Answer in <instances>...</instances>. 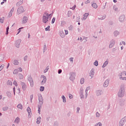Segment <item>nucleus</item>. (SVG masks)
<instances>
[{"mask_svg":"<svg viewBox=\"0 0 126 126\" xmlns=\"http://www.w3.org/2000/svg\"><path fill=\"white\" fill-rule=\"evenodd\" d=\"M27 80L30 82L31 87H33L34 86V81L31 75L27 76Z\"/></svg>","mask_w":126,"mask_h":126,"instance_id":"obj_1","label":"nucleus"},{"mask_svg":"<svg viewBox=\"0 0 126 126\" xmlns=\"http://www.w3.org/2000/svg\"><path fill=\"white\" fill-rule=\"evenodd\" d=\"M118 97L122 98L124 97V95H125V90L124 89V88L121 87L120 88L118 93Z\"/></svg>","mask_w":126,"mask_h":126,"instance_id":"obj_2","label":"nucleus"},{"mask_svg":"<svg viewBox=\"0 0 126 126\" xmlns=\"http://www.w3.org/2000/svg\"><path fill=\"white\" fill-rule=\"evenodd\" d=\"M126 71L122 72L119 74L118 76L120 80H126V77L125 76Z\"/></svg>","mask_w":126,"mask_h":126,"instance_id":"obj_3","label":"nucleus"},{"mask_svg":"<svg viewBox=\"0 0 126 126\" xmlns=\"http://www.w3.org/2000/svg\"><path fill=\"white\" fill-rule=\"evenodd\" d=\"M48 21H49L48 17L44 13L42 17V22L43 23H48Z\"/></svg>","mask_w":126,"mask_h":126,"instance_id":"obj_4","label":"nucleus"},{"mask_svg":"<svg viewBox=\"0 0 126 126\" xmlns=\"http://www.w3.org/2000/svg\"><path fill=\"white\" fill-rule=\"evenodd\" d=\"M126 123V116L122 118L119 122V126H124Z\"/></svg>","mask_w":126,"mask_h":126,"instance_id":"obj_5","label":"nucleus"},{"mask_svg":"<svg viewBox=\"0 0 126 126\" xmlns=\"http://www.w3.org/2000/svg\"><path fill=\"white\" fill-rule=\"evenodd\" d=\"M69 75H70V77H69L70 80H71V81H73V80L75 79V76H76L75 73L73 72H71L69 73Z\"/></svg>","mask_w":126,"mask_h":126,"instance_id":"obj_6","label":"nucleus"},{"mask_svg":"<svg viewBox=\"0 0 126 126\" xmlns=\"http://www.w3.org/2000/svg\"><path fill=\"white\" fill-rule=\"evenodd\" d=\"M41 77V79L42 80L41 82V85H44V84L47 82V77H46V76H44V75H42Z\"/></svg>","mask_w":126,"mask_h":126,"instance_id":"obj_7","label":"nucleus"},{"mask_svg":"<svg viewBox=\"0 0 126 126\" xmlns=\"http://www.w3.org/2000/svg\"><path fill=\"white\" fill-rule=\"evenodd\" d=\"M20 85L21 86H22V89L23 90V91H25L26 89H27V85L25 83L23 82H20Z\"/></svg>","mask_w":126,"mask_h":126,"instance_id":"obj_8","label":"nucleus"},{"mask_svg":"<svg viewBox=\"0 0 126 126\" xmlns=\"http://www.w3.org/2000/svg\"><path fill=\"white\" fill-rule=\"evenodd\" d=\"M24 11H25V10H24V9L23 8V6H22L19 7L17 9V12L18 14H21V13L24 12Z\"/></svg>","mask_w":126,"mask_h":126,"instance_id":"obj_9","label":"nucleus"},{"mask_svg":"<svg viewBox=\"0 0 126 126\" xmlns=\"http://www.w3.org/2000/svg\"><path fill=\"white\" fill-rule=\"evenodd\" d=\"M38 101L40 105H43V103H44V99H43V96H42V95L41 94L38 96Z\"/></svg>","mask_w":126,"mask_h":126,"instance_id":"obj_10","label":"nucleus"},{"mask_svg":"<svg viewBox=\"0 0 126 126\" xmlns=\"http://www.w3.org/2000/svg\"><path fill=\"white\" fill-rule=\"evenodd\" d=\"M115 40L112 39V40L110 42V44L109 46V49L113 48V47L115 46Z\"/></svg>","mask_w":126,"mask_h":126,"instance_id":"obj_11","label":"nucleus"},{"mask_svg":"<svg viewBox=\"0 0 126 126\" xmlns=\"http://www.w3.org/2000/svg\"><path fill=\"white\" fill-rule=\"evenodd\" d=\"M126 18V16L125 15H122L119 17V21L120 22H124L125 21V19Z\"/></svg>","mask_w":126,"mask_h":126,"instance_id":"obj_12","label":"nucleus"},{"mask_svg":"<svg viewBox=\"0 0 126 126\" xmlns=\"http://www.w3.org/2000/svg\"><path fill=\"white\" fill-rule=\"evenodd\" d=\"M21 43V39H18L16 41L15 46L16 47V48H19Z\"/></svg>","mask_w":126,"mask_h":126,"instance_id":"obj_13","label":"nucleus"},{"mask_svg":"<svg viewBox=\"0 0 126 126\" xmlns=\"http://www.w3.org/2000/svg\"><path fill=\"white\" fill-rule=\"evenodd\" d=\"M107 17V15H100L99 16V17L98 18V20H104Z\"/></svg>","mask_w":126,"mask_h":126,"instance_id":"obj_14","label":"nucleus"},{"mask_svg":"<svg viewBox=\"0 0 126 126\" xmlns=\"http://www.w3.org/2000/svg\"><path fill=\"white\" fill-rule=\"evenodd\" d=\"M95 74V72L94 71V69H92L90 73V76L92 78L94 77V74Z\"/></svg>","mask_w":126,"mask_h":126,"instance_id":"obj_15","label":"nucleus"},{"mask_svg":"<svg viewBox=\"0 0 126 126\" xmlns=\"http://www.w3.org/2000/svg\"><path fill=\"white\" fill-rule=\"evenodd\" d=\"M59 35L62 38H64V37H65V34H64L63 31H60L59 32Z\"/></svg>","mask_w":126,"mask_h":126,"instance_id":"obj_16","label":"nucleus"},{"mask_svg":"<svg viewBox=\"0 0 126 126\" xmlns=\"http://www.w3.org/2000/svg\"><path fill=\"white\" fill-rule=\"evenodd\" d=\"M27 21H28V17L26 16L24 17L22 21L23 24H25V23H27Z\"/></svg>","mask_w":126,"mask_h":126,"instance_id":"obj_17","label":"nucleus"},{"mask_svg":"<svg viewBox=\"0 0 126 126\" xmlns=\"http://www.w3.org/2000/svg\"><path fill=\"white\" fill-rule=\"evenodd\" d=\"M13 11H14V7L12 8L10 11L8 13V17L10 18L11 16H12V13Z\"/></svg>","mask_w":126,"mask_h":126,"instance_id":"obj_18","label":"nucleus"},{"mask_svg":"<svg viewBox=\"0 0 126 126\" xmlns=\"http://www.w3.org/2000/svg\"><path fill=\"white\" fill-rule=\"evenodd\" d=\"M102 94H103V92H102V90H97L96 91V95H97V96H100V95H102Z\"/></svg>","mask_w":126,"mask_h":126,"instance_id":"obj_19","label":"nucleus"},{"mask_svg":"<svg viewBox=\"0 0 126 126\" xmlns=\"http://www.w3.org/2000/svg\"><path fill=\"white\" fill-rule=\"evenodd\" d=\"M109 82H110V81L109 80H106V81H105L103 84L104 87H108V86H109Z\"/></svg>","mask_w":126,"mask_h":126,"instance_id":"obj_20","label":"nucleus"},{"mask_svg":"<svg viewBox=\"0 0 126 126\" xmlns=\"http://www.w3.org/2000/svg\"><path fill=\"white\" fill-rule=\"evenodd\" d=\"M113 34H114V37H118V36H119V35H120V32L118 31H115L113 32Z\"/></svg>","mask_w":126,"mask_h":126,"instance_id":"obj_21","label":"nucleus"},{"mask_svg":"<svg viewBox=\"0 0 126 126\" xmlns=\"http://www.w3.org/2000/svg\"><path fill=\"white\" fill-rule=\"evenodd\" d=\"M108 63H109V61H105L103 65L102 66V68H104L105 67V66H107V65H108Z\"/></svg>","mask_w":126,"mask_h":126,"instance_id":"obj_22","label":"nucleus"},{"mask_svg":"<svg viewBox=\"0 0 126 126\" xmlns=\"http://www.w3.org/2000/svg\"><path fill=\"white\" fill-rule=\"evenodd\" d=\"M20 122V119L19 118V117H17V118H16L14 121V123H15L16 124H19Z\"/></svg>","mask_w":126,"mask_h":126,"instance_id":"obj_23","label":"nucleus"},{"mask_svg":"<svg viewBox=\"0 0 126 126\" xmlns=\"http://www.w3.org/2000/svg\"><path fill=\"white\" fill-rule=\"evenodd\" d=\"M22 3H23V0H20V1L18 2L16 5L17 6H19V5H21V4H22Z\"/></svg>","mask_w":126,"mask_h":126,"instance_id":"obj_24","label":"nucleus"},{"mask_svg":"<svg viewBox=\"0 0 126 126\" xmlns=\"http://www.w3.org/2000/svg\"><path fill=\"white\" fill-rule=\"evenodd\" d=\"M41 117H39L37 118V121H36V124L37 125H40V123H41Z\"/></svg>","mask_w":126,"mask_h":126,"instance_id":"obj_25","label":"nucleus"},{"mask_svg":"<svg viewBox=\"0 0 126 126\" xmlns=\"http://www.w3.org/2000/svg\"><path fill=\"white\" fill-rule=\"evenodd\" d=\"M42 105H38V113L39 115H41V106Z\"/></svg>","mask_w":126,"mask_h":126,"instance_id":"obj_26","label":"nucleus"},{"mask_svg":"<svg viewBox=\"0 0 126 126\" xmlns=\"http://www.w3.org/2000/svg\"><path fill=\"white\" fill-rule=\"evenodd\" d=\"M18 77H19V79H23V78H24V76H23V75H22V74H21V73H19Z\"/></svg>","mask_w":126,"mask_h":126,"instance_id":"obj_27","label":"nucleus"},{"mask_svg":"<svg viewBox=\"0 0 126 126\" xmlns=\"http://www.w3.org/2000/svg\"><path fill=\"white\" fill-rule=\"evenodd\" d=\"M17 108L20 109V110H22V109H23V106H22V104H21V103L17 105Z\"/></svg>","mask_w":126,"mask_h":126,"instance_id":"obj_28","label":"nucleus"},{"mask_svg":"<svg viewBox=\"0 0 126 126\" xmlns=\"http://www.w3.org/2000/svg\"><path fill=\"white\" fill-rule=\"evenodd\" d=\"M92 6H93V7H94V8H97L98 7V5L96 3H93L92 4Z\"/></svg>","mask_w":126,"mask_h":126,"instance_id":"obj_29","label":"nucleus"},{"mask_svg":"<svg viewBox=\"0 0 126 126\" xmlns=\"http://www.w3.org/2000/svg\"><path fill=\"white\" fill-rule=\"evenodd\" d=\"M62 98L63 99V103H66V99L65 96H64V95H62Z\"/></svg>","mask_w":126,"mask_h":126,"instance_id":"obj_30","label":"nucleus"},{"mask_svg":"<svg viewBox=\"0 0 126 126\" xmlns=\"http://www.w3.org/2000/svg\"><path fill=\"white\" fill-rule=\"evenodd\" d=\"M13 64H14L15 65H18V64H19V62H18V61H17V60H15L14 61Z\"/></svg>","mask_w":126,"mask_h":126,"instance_id":"obj_31","label":"nucleus"},{"mask_svg":"<svg viewBox=\"0 0 126 126\" xmlns=\"http://www.w3.org/2000/svg\"><path fill=\"white\" fill-rule=\"evenodd\" d=\"M72 15V12L71 11H68L67 12V17H70Z\"/></svg>","mask_w":126,"mask_h":126,"instance_id":"obj_32","label":"nucleus"},{"mask_svg":"<svg viewBox=\"0 0 126 126\" xmlns=\"http://www.w3.org/2000/svg\"><path fill=\"white\" fill-rule=\"evenodd\" d=\"M89 15V13H86L84 14V18L85 19V20L88 17V16Z\"/></svg>","mask_w":126,"mask_h":126,"instance_id":"obj_33","label":"nucleus"},{"mask_svg":"<svg viewBox=\"0 0 126 126\" xmlns=\"http://www.w3.org/2000/svg\"><path fill=\"white\" fill-rule=\"evenodd\" d=\"M27 112L29 114V116H30V113H31V108L30 107L27 108Z\"/></svg>","mask_w":126,"mask_h":126,"instance_id":"obj_34","label":"nucleus"},{"mask_svg":"<svg viewBox=\"0 0 126 126\" xmlns=\"http://www.w3.org/2000/svg\"><path fill=\"white\" fill-rule=\"evenodd\" d=\"M44 13H45V14H46L48 17V18H49L50 16H51V17H52V16L53 15V14H49V13H48L47 12V11L45 12Z\"/></svg>","mask_w":126,"mask_h":126,"instance_id":"obj_35","label":"nucleus"},{"mask_svg":"<svg viewBox=\"0 0 126 126\" xmlns=\"http://www.w3.org/2000/svg\"><path fill=\"white\" fill-rule=\"evenodd\" d=\"M85 82V80H84V78H82L80 80V84H83Z\"/></svg>","mask_w":126,"mask_h":126,"instance_id":"obj_36","label":"nucleus"},{"mask_svg":"<svg viewBox=\"0 0 126 126\" xmlns=\"http://www.w3.org/2000/svg\"><path fill=\"white\" fill-rule=\"evenodd\" d=\"M4 67V64H2L1 65H0V71H1V70H2Z\"/></svg>","mask_w":126,"mask_h":126,"instance_id":"obj_37","label":"nucleus"},{"mask_svg":"<svg viewBox=\"0 0 126 126\" xmlns=\"http://www.w3.org/2000/svg\"><path fill=\"white\" fill-rule=\"evenodd\" d=\"M44 90H45V87H44L43 86H41L40 87V91H41V92H43V91H44Z\"/></svg>","mask_w":126,"mask_h":126,"instance_id":"obj_38","label":"nucleus"},{"mask_svg":"<svg viewBox=\"0 0 126 126\" xmlns=\"http://www.w3.org/2000/svg\"><path fill=\"white\" fill-rule=\"evenodd\" d=\"M113 9L115 10V11H118V7H117L116 5H114L113 6Z\"/></svg>","mask_w":126,"mask_h":126,"instance_id":"obj_39","label":"nucleus"},{"mask_svg":"<svg viewBox=\"0 0 126 126\" xmlns=\"http://www.w3.org/2000/svg\"><path fill=\"white\" fill-rule=\"evenodd\" d=\"M3 111H7L8 110V107L5 106L2 108Z\"/></svg>","mask_w":126,"mask_h":126,"instance_id":"obj_40","label":"nucleus"},{"mask_svg":"<svg viewBox=\"0 0 126 126\" xmlns=\"http://www.w3.org/2000/svg\"><path fill=\"white\" fill-rule=\"evenodd\" d=\"M94 126H102V123L101 122H99L97 124H96Z\"/></svg>","mask_w":126,"mask_h":126,"instance_id":"obj_41","label":"nucleus"},{"mask_svg":"<svg viewBox=\"0 0 126 126\" xmlns=\"http://www.w3.org/2000/svg\"><path fill=\"white\" fill-rule=\"evenodd\" d=\"M6 94H7V96H8L9 98H10V97H11V94L9 92H7L6 93Z\"/></svg>","mask_w":126,"mask_h":126,"instance_id":"obj_42","label":"nucleus"},{"mask_svg":"<svg viewBox=\"0 0 126 126\" xmlns=\"http://www.w3.org/2000/svg\"><path fill=\"white\" fill-rule=\"evenodd\" d=\"M4 20V17H3L2 18L0 19V22L1 23H3Z\"/></svg>","mask_w":126,"mask_h":126,"instance_id":"obj_43","label":"nucleus"},{"mask_svg":"<svg viewBox=\"0 0 126 126\" xmlns=\"http://www.w3.org/2000/svg\"><path fill=\"white\" fill-rule=\"evenodd\" d=\"M48 70H49V66H47L45 69V70H44V73H46V72H47Z\"/></svg>","mask_w":126,"mask_h":126,"instance_id":"obj_44","label":"nucleus"},{"mask_svg":"<svg viewBox=\"0 0 126 126\" xmlns=\"http://www.w3.org/2000/svg\"><path fill=\"white\" fill-rule=\"evenodd\" d=\"M9 30V27L6 28V35H8V31Z\"/></svg>","mask_w":126,"mask_h":126,"instance_id":"obj_45","label":"nucleus"},{"mask_svg":"<svg viewBox=\"0 0 126 126\" xmlns=\"http://www.w3.org/2000/svg\"><path fill=\"white\" fill-rule=\"evenodd\" d=\"M50 26H48L47 28H45V31H50L51 30H50Z\"/></svg>","mask_w":126,"mask_h":126,"instance_id":"obj_46","label":"nucleus"},{"mask_svg":"<svg viewBox=\"0 0 126 126\" xmlns=\"http://www.w3.org/2000/svg\"><path fill=\"white\" fill-rule=\"evenodd\" d=\"M85 96L86 98H87V96H88V91L87 90H85Z\"/></svg>","mask_w":126,"mask_h":126,"instance_id":"obj_47","label":"nucleus"},{"mask_svg":"<svg viewBox=\"0 0 126 126\" xmlns=\"http://www.w3.org/2000/svg\"><path fill=\"white\" fill-rule=\"evenodd\" d=\"M17 73H18V69H15L13 71V74H16Z\"/></svg>","mask_w":126,"mask_h":126,"instance_id":"obj_48","label":"nucleus"},{"mask_svg":"<svg viewBox=\"0 0 126 126\" xmlns=\"http://www.w3.org/2000/svg\"><path fill=\"white\" fill-rule=\"evenodd\" d=\"M80 97L81 98V99H84V95H83V93H82L80 95Z\"/></svg>","mask_w":126,"mask_h":126,"instance_id":"obj_49","label":"nucleus"},{"mask_svg":"<svg viewBox=\"0 0 126 126\" xmlns=\"http://www.w3.org/2000/svg\"><path fill=\"white\" fill-rule=\"evenodd\" d=\"M55 21H56V18L54 17L51 21L52 24H54V23H55Z\"/></svg>","mask_w":126,"mask_h":126,"instance_id":"obj_50","label":"nucleus"},{"mask_svg":"<svg viewBox=\"0 0 126 126\" xmlns=\"http://www.w3.org/2000/svg\"><path fill=\"white\" fill-rule=\"evenodd\" d=\"M94 64L95 66H98V61H95V62L94 63Z\"/></svg>","mask_w":126,"mask_h":126,"instance_id":"obj_51","label":"nucleus"},{"mask_svg":"<svg viewBox=\"0 0 126 126\" xmlns=\"http://www.w3.org/2000/svg\"><path fill=\"white\" fill-rule=\"evenodd\" d=\"M47 50V47L46 46V45H44V48H43V53H45L46 51Z\"/></svg>","mask_w":126,"mask_h":126,"instance_id":"obj_52","label":"nucleus"},{"mask_svg":"<svg viewBox=\"0 0 126 126\" xmlns=\"http://www.w3.org/2000/svg\"><path fill=\"white\" fill-rule=\"evenodd\" d=\"M69 30H72L73 29V26L72 25H70V26L68 27Z\"/></svg>","mask_w":126,"mask_h":126,"instance_id":"obj_53","label":"nucleus"},{"mask_svg":"<svg viewBox=\"0 0 126 126\" xmlns=\"http://www.w3.org/2000/svg\"><path fill=\"white\" fill-rule=\"evenodd\" d=\"M28 59V56H26L24 57V62H26V61H27Z\"/></svg>","mask_w":126,"mask_h":126,"instance_id":"obj_54","label":"nucleus"},{"mask_svg":"<svg viewBox=\"0 0 126 126\" xmlns=\"http://www.w3.org/2000/svg\"><path fill=\"white\" fill-rule=\"evenodd\" d=\"M65 23H66L65 21H62L61 26H63V25H64V24H65Z\"/></svg>","mask_w":126,"mask_h":126,"instance_id":"obj_55","label":"nucleus"},{"mask_svg":"<svg viewBox=\"0 0 126 126\" xmlns=\"http://www.w3.org/2000/svg\"><path fill=\"white\" fill-rule=\"evenodd\" d=\"M7 84L8 85H12V82L10 80H8Z\"/></svg>","mask_w":126,"mask_h":126,"instance_id":"obj_56","label":"nucleus"},{"mask_svg":"<svg viewBox=\"0 0 126 126\" xmlns=\"http://www.w3.org/2000/svg\"><path fill=\"white\" fill-rule=\"evenodd\" d=\"M96 118H99L100 117V113H99V112H97L96 113Z\"/></svg>","mask_w":126,"mask_h":126,"instance_id":"obj_57","label":"nucleus"},{"mask_svg":"<svg viewBox=\"0 0 126 126\" xmlns=\"http://www.w3.org/2000/svg\"><path fill=\"white\" fill-rule=\"evenodd\" d=\"M13 84H14V85H15V86L16 87L18 86V84H17V82L15 81L13 82Z\"/></svg>","mask_w":126,"mask_h":126,"instance_id":"obj_58","label":"nucleus"},{"mask_svg":"<svg viewBox=\"0 0 126 126\" xmlns=\"http://www.w3.org/2000/svg\"><path fill=\"white\" fill-rule=\"evenodd\" d=\"M58 72L59 74H61V73H62V72H63V70H62L61 69H59L58 70Z\"/></svg>","mask_w":126,"mask_h":126,"instance_id":"obj_59","label":"nucleus"},{"mask_svg":"<svg viewBox=\"0 0 126 126\" xmlns=\"http://www.w3.org/2000/svg\"><path fill=\"white\" fill-rule=\"evenodd\" d=\"M80 110V108L79 107H77V111H76L77 114H79Z\"/></svg>","mask_w":126,"mask_h":126,"instance_id":"obj_60","label":"nucleus"},{"mask_svg":"<svg viewBox=\"0 0 126 126\" xmlns=\"http://www.w3.org/2000/svg\"><path fill=\"white\" fill-rule=\"evenodd\" d=\"M85 3L86 4H88V3H90V0H87V1H86L85 2Z\"/></svg>","mask_w":126,"mask_h":126,"instance_id":"obj_61","label":"nucleus"},{"mask_svg":"<svg viewBox=\"0 0 126 126\" xmlns=\"http://www.w3.org/2000/svg\"><path fill=\"white\" fill-rule=\"evenodd\" d=\"M69 99H72V98H73V95H72V94H69Z\"/></svg>","mask_w":126,"mask_h":126,"instance_id":"obj_62","label":"nucleus"},{"mask_svg":"<svg viewBox=\"0 0 126 126\" xmlns=\"http://www.w3.org/2000/svg\"><path fill=\"white\" fill-rule=\"evenodd\" d=\"M18 71H20V72H21L22 71V68L20 67L19 68H18Z\"/></svg>","mask_w":126,"mask_h":126,"instance_id":"obj_63","label":"nucleus"},{"mask_svg":"<svg viewBox=\"0 0 126 126\" xmlns=\"http://www.w3.org/2000/svg\"><path fill=\"white\" fill-rule=\"evenodd\" d=\"M70 62H72V63L73 62V58L71 57L69 59Z\"/></svg>","mask_w":126,"mask_h":126,"instance_id":"obj_64","label":"nucleus"}]
</instances>
